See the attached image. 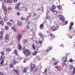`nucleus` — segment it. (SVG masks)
<instances>
[{
  "mask_svg": "<svg viewBox=\"0 0 75 75\" xmlns=\"http://www.w3.org/2000/svg\"><path fill=\"white\" fill-rule=\"evenodd\" d=\"M4 56H1L0 58V61L1 63H0V67H1L3 65V62H4Z\"/></svg>",
  "mask_w": 75,
  "mask_h": 75,
  "instance_id": "f257e3e1",
  "label": "nucleus"
},
{
  "mask_svg": "<svg viewBox=\"0 0 75 75\" xmlns=\"http://www.w3.org/2000/svg\"><path fill=\"white\" fill-rule=\"evenodd\" d=\"M23 53L25 55H26V56H28V55H30V54H31L30 52L28 50H24V51L23 52Z\"/></svg>",
  "mask_w": 75,
  "mask_h": 75,
  "instance_id": "f03ea898",
  "label": "nucleus"
},
{
  "mask_svg": "<svg viewBox=\"0 0 75 75\" xmlns=\"http://www.w3.org/2000/svg\"><path fill=\"white\" fill-rule=\"evenodd\" d=\"M59 24L57 23L56 25H55L54 28L53 29L52 31H55V30H58V27H59Z\"/></svg>",
  "mask_w": 75,
  "mask_h": 75,
  "instance_id": "7ed1b4c3",
  "label": "nucleus"
},
{
  "mask_svg": "<svg viewBox=\"0 0 75 75\" xmlns=\"http://www.w3.org/2000/svg\"><path fill=\"white\" fill-rule=\"evenodd\" d=\"M52 47H48L46 51V52H45V55H47V54H48V52L50 51V50H52Z\"/></svg>",
  "mask_w": 75,
  "mask_h": 75,
  "instance_id": "20e7f679",
  "label": "nucleus"
},
{
  "mask_svg": "<svg viewBox=\"0 0 75 75\" xmlns=\"http://www.w3.org/2000/svg\"><path fill=\"white\" fill-rule=\"evenodd\" d=\"M59 17L60 20H62L63 21H65V18L64 17V16L62 15L59 16Z\"/></svg>",
  "mask_w": 75,
  "mask_h": 75,
  "instance_id": "39448f33",
  "label": "nucleus"
},
{
  "mask_svg": "<svg viewBox=\"0 0 75 75\" xmlns=\"http://www.w3.org/2000/svg\"><path fill=\"white\" fill-rule=\"evenodd\" d=\"M33 18H35V19L37 20V19H38V18H40V15H38L36 14V13H35L33 14Z\"/></svg>",
  "mask_w": 75,
  "mask_h": 75,
  "instance_id": "423d86ee",
  "label": "nucleus"
},
{
  "mask_svg": "<svg viewBox=\"0 0 75 75\" xmlns=\"http://www.w3.org/2000/svg\"><path fill=\"white\" fill-rule=\"evenodd\" d=\"M22 37V35H21L18 34V36H17V39L18 41H20V38H21Z\"/></svg>",
  "mask_w": 75,
  "mask_h": 75,
  "instance_id": "0eeeda50",
  "label": "nucleus"
},
{
  "mask_svg": "<svg viewBox=\"0 0 75 75\" xmlns=\"http://www.w3.org/2000/svg\"><path fill=\"white\" fill-rule=\"evenodd\" d=\"M21 4V3H20V2H18V4L16 5V6L15 7L16 9H19L18 7H19V6H20V5Z\"/></svg>",
  "mask_w": 75,
  "mask_h": 75,
  "instance_id": "6e6552de",
  "label": "nucleus"
},
{
  "mask_svg": "<svg viewBox=\"0 0 75 75\" xmlns=\"http://www.w3.org/2000/svg\"><path fill=\"white\" fill-rule=\"evenodd\" d=\"M74 25V22H71L70 23V25L69 26V30H71L72 27V26Z\"/></svg>",
  "mask_w": 75,
  "mask_h": 75,
  "instance_id": "1a4fd4ad",
  "label": "nucleus"
},
{
  "mask_svg": "<svg viewBox=\"0 0 75 75\" xmlns=\"http://www.w3.org/2000/svg\"><path fill=\"white\" fill-rule=\"evenodd\" d=\"M50 34L51 38H52V40L54 39V38H55V35H53L52 33H50Z\"/></svg>",
  "mask_w": 75,
  "mask_h": 75,
  "instance_id": "9d476101",
  "label": "nucleus"
},
{
  "mask_svg": "<svg viewBox=\"0 0 75 75\" xmlns=\"http://www.w3.org/2000/svg\"><path fill=\"white\" fill-rule=\"evenodd\" d=\"M35 66V64H32L31 66V72H32L33 71V69H34V66Z\"/></svg>",
  "mask_w": 75,
  "mask_h": 75,
  "instance_id": "9b49d317",
  "label": "nucleus"
},
{
  "mask_svg": "<svg viewBox=\"0 0 75 75\" xmlns=\"http://www.w3.org/2000/svg\"><path fill=\"white\" fill-rule=\"evenodd\" d=\"M67 57H64L62 59V62H66L67 61Z\"/></svg>",
  "mask_w": 75,
  "mask_h": 75,
  "instance_id": "f8f14e48",
  "label": "nucleus"
},
{
  "mask_svg": "<svg viewBox=\"0 0 75 75\" xmlns=\"http://www.w3.org/2000/svg\"><path fill=\"white\" fill-rule=\"evenodd\" d=\"M18 25L19 26H21L23 25V23L21 21H18Z\"/></svg>",
  "mask_w": 75,
  "mask_h": 75,
  "instance_id": "ddd939ff",
  "label": "nucleus"
},
{
  "mask_svg": "<svg viewBox=\"0 0 75 75\" xmlns=\"http://www.w3.org/2000/svg\"><path fill=\"white\" fill-rule=\"evenodd\" d=\"M11 63L12 65H15L16 64H17V62L16 60H13V61H11Z\"/></svg>",
  "mask_w": 75,
  "mask_h": 75,
  "instance_id": "4468645a",
  "label": "nucleus"
},
{
  "mask_svg": "<svg viewBox=\"0 0 75 75\" xmlns=\"http://www.w3.org/2000/svg\"><path fill=\"white\" fill-rule=\"evenodd\" d=\"M38 68L37 67L35 68L34 71V73H35L36 72H37V71H38Z\"/></svg>",
  "mask_w": 75,
  "mask_h": 75,
  "instance_id": "2eb2a0df",
  "label": "nucleus"
},
{
  "mask_svg": "<svg viewBox=\"0 0 75 75\" xmlns=\"http://www.w3.org/2000/svg\"><path fill=\"white\" fill-rule=\"evenodd\" d=\"M0 24L2 25H3V19L1 18H0Z\"/></svg>",
  "mask_w": 75,
  "mask_h": 75,
  "instance_id": "dca6fc26",
  "label": "nucleus"
},
{
  "mask_svg": "<svg viewBox=\"0 0 75 75\" xmlns=\"http://www.w3.org/2000/svg\"><path fill=\"white\" fill-rule=\"evenodd\" d=\"M3 37V33L2 32H0V39L2 38Z\"/></svg>",
  "mask_w": 75,
  "mask_h": 75,
  "instance_id": "f3484780",
  "label": "nucleus"
},
{
  "mask_svg": "<svg viewBox=\"0 0 75 75\" xmlns=\"http://www.w3.org/2000/svg\"><path fill=\"white\" fill-rule=\"evenodd\" d=\"M4 19L5 21H7L8 20V18L6 16H5L4 17Z\"/></svg>",
  "mask_w": 75,
  "mask_h": 75,
  "instance_id": "a211bd4d",
  "label": "nucleus"
},
{
  "mask_svg": "<svg viewBox=\"0 0 75 75\" xmlns=\"http://www.w3.org/2000/svg\"><path fill=\"white\" fill-rule=\"evenodd\" d=\"M42 41L41 40H40L38 42H37V44H40V45H42Z\"/></svg>",
  "mask_w": 75,
  "mask_h": 75,
  "instance_id": "6ab92c4d",
  "label": "nucleus"
},
{
  "mask_svg": "<svg viewBox=\"0 0 75 75\" xmlns=\"http://www.w3.org/2000/svg\"><path fill=\"white\" fill-rule=\"evenodd\" d=\"M9 38V36L8 35H6L5 37V38L6 39H7Z\"/></svg>",
  "mask_w": 75,
  "mask_h": 75,
  "instance_id": "aec40b11",
  "label": "nucleus"
},
{
  "mask_svg": "<svg viewBox=\"0 0 75 75\" xmlns=\"http://www.w3.org/2000/svg\"><path fill=\"white\" fill-rule=\"evenodd\" d=\"M13 71H14V72L16 73V74H18V71L17 70H16L15 69H13Z\"/></svg>",
  "mask_w": 75,
  "mask_h": 75,
  "instance_id": "412c9836",
  "label": "nucleus"
},
{
  "mask_svg": "<svg viewBox=\"0 0 75 75\" xmlns=\"http://www.w3.org/2000/svg\"><path fill=\"white\" fill-rule=\"evenodd\" d=\"M50 18V16H48V14L47 13L46 14V16L45 17L46 19H49Z\"/></svg>",
  "mask_w": 75,
  "mask_h": 75,
  "instance_id": "4be33fe9",
  "label": "nucleus"
},
{
  "mask_svg": "<svg viewBox=\"0 0 75 75\" xmlns=\"http://www.w3.org/2000/svg\"><path fill=\"white\" fill-rule=\"evenodd\" d=\"M43 10V7H42L41 8H39L38 9H37L38 11H42Z\"/></svg>",
  "mask_w": 75,
  "mask_h": 75,
  "instance_id": "5701e85b",
  "label": "nucleus"
},
{
  "mask_svg": "<svg viewBox=\"0 0 75 75\" xmlns=\"http://www.w3.org/2000/svg\"><path fill=\"white\" fill-rule=\"evenodd\" d=\"M18 48H19V50L20 51L21 50V45L20 44H19Z\"/></svg>",
  "mask_w": 75,
  "mask_h": 75,
  "instance_id": "b1692460",
  "label": "nucleus"
},
{
  "mask_svg": "<svg viewBox=\"0 0 75 75\" xmlns=\"http://www.w3.org/2000/svg\"><path fill=\"white\" fill-rule=\"evenodd\" d=\"M39 35L40 37H41L42 38H44V35H43L42 33H40Z\"/></svg>",
  "mask_w": 75,
  "mask_h": 75,
  "instance_id": "393cba45",
  "label": "nucleus"
},
{
  "mask_svg": "<svg viewBox=\"0 0 75 75\" xmlns=\"http://www.w3.org/2000/svg\"><path fill=\"white\" fill-rule=\"evenodd\" d=\"M74 67H73V66L72 65H71L69 66V68L70 69H72Z\"/></svg>",
  "mask_w": 75,
  "mask_h": 75,
  "instance_id": "a878e982",
  "label": "nucleus"
},
{
  "mask_svg": "<svg viewBox=\"0 0 75 75\" xmlns=\"http://www.w3.org/2000/svg\"><path fill=\"white\" fill-rule=\"evenodd\" d=\"M12 29L14 31V32H16V33L17 32V30H16V29L15 28H12Z\"/></svg>",
  "mask_w": 75,
  "mask_h": 75,
  "instance_id": "bb28decb",
  "label": "nucleus"
},
{
  "mask_svg": "<svg viewBox=\"0 0 75 75\" xmlns=\"http://www.w3.org/2000/svg\"><path fill=\"white\" fill-rule=\"evenodd\" d=\"M43 26H44V25L42 24L40 25V27L41 30H42V28L43 27Z\"/></svg>",
  "mask_w": 75,
  "mask_h": 75,
  "instance_id": "cd10ccee",
  "label": "nucleus"
},
{
  "mask_svg": "<svg viewBox=\"0 0 75 75\" xmlns=\"http://www.w3.org/2000/svg\"><path fill=\"white\" fill-rule=\"evenodd\" d=\"M6 51L7 52L8 51H11V49H8L7 48L6 49Z\"/></svg>",
  "mask_w": 75,
  "mask_h": 75,
  "instance_id": "c85d7f7f",
  "label": "nucleus"
},
{
  "mask_svg": "<svg viewBox=\"0 0 75 75\" xmlns=\"http://www.w3.org/2000/svg\"><path fill=\"white\" fill-rule=\"evenodd\" d=\"M29 20V18H28L27 17L26 18V19H25V21L26 23H27V22Z\"/></svg>",
  "mask_w": 75,
  "mask_h": 75,
  "instance_id": "c756f323",
  "label": "nucleus"
},
{
  "mask_svg": "<svg viewBox=\"0 0 75 75\" xmlns=\"http://www.w3.org/2000/svg\"><path fill=\"white\" fill-rule=\"evenodd\" d=\"M73 74H75V67L73 69V73H72Z\"/></svg>",
  "mask_w": 75,
  "mask_h": 75,
  "instance_id": "7c9ffc66",
  "label": "nucleus"
},
{
  "mask_svg": "<svg viewBox=\"0 0 75 75\" xmlns=\"http://www.w3.org/2000/svg\"><path fill=\"white\" fill-rule=\"evenodd\" d=\"M37 54V52L36 51H35L33 53V55H35Z\"/></svg>",
  "mask_w": 75,
  "mask_h": 75,
  "instance_id": "2f4dec72",
  "label": "nucleus"
},
{
  "mask_svg": "<svg viewBox=\"0 0 75 75\" xmlns=\"http://www.w3.org/2000/svg\"><path fill=\"white\" fill-rule=\"evenodd\" d=\"M8 10H12V8H11V6H9L8 7Z\"/></svg>",
  "mask_w": 75,
  "mask_h": 75,
  "instance_id": "473e14b6",
  "label": "nucleus"
},
{
  "mask_svg": "<svg viewBox=\"0 0 75 75\" xmlns=\"http://www.w3.org/2000/svg\"><path fill=\"white\" fill-rule=\"evenodd\" d=\"M62 66H65L66 67L67 66V64L65 62H64L62 63Z\"/></svg>",
  "mask_w": 75,
  "mask_h": 75,
  "instance_id": "72a5a7b5",
  "label": "nucleus"
},
{
  "mask_svg": "<svg viewBox=\"0 0 75 75\" xmlns=\"http://www.w3.org/2000/svg\"><path fill=\"white\" fill-rule=\"evenodd\" d=\"M26 72H27V70L25 68H24L23 70V72L24 73H26Z\"/></svg>",
  "mask_w": 75,
  "mask_h": 75,
  "instance_id": "f704fd0d",
  "label": "nucleus"
},
{
  "mask_svg": "<svg viewBox=\"0 0 75 75\" xmlns=\"http://www.w3.org/2000/svg\"><path fill=\"white\" fill-rule=\"evenodd\" d=\"M24 42H23V44H25L26 43V42H27V40L25 39L23 40Z\"/></svg>",
  "mask_w": 75,
  "mask_h": 75,
  "instance_id": "c9c22d12",
  "label": "nucleus"
},
{
  "mask_svg": "<svg viewBox=\"0 0 75 75\" xmlns=\"http://www.w3.org/2000/svg\"><path fill=\"white\" fill-rule=\"evenodd\" d=\"M1 55L3 56L4 55V52L2 51L1 52Z\"/></svg>",
  "mask_w": 75,
  "mask_h": 75,
  "instance_id": "e433bc0d",
  "label": "nucleus"
},
{
  "mask_svg": "<svg viewBox=\"0 0 75 75\" xmlns=\"http://www.w3.org/2000/svg\"><path fill=\"white\" fill-rule=\"evenodd\" d=\"M52 61H54V62H55V61H56V60L55 59V58L54 57L52 58Z\"/></svg>",
  "mask_w": 75,
  "mask_h": 75,
  "instance_id": "4c0bfd02",
  "label": "nucleus"
},
{
  "mask_svg": "<svg viewBox=\"0 0 75 75\" xmlns=\"http://www.w3.org/2000/svg\"><path fill=\"white\" fill-rule=\"evenodd\" d=\"M14 52L16 55H17V50H15Z\"/></svg>",
  "mask_w": 75,
  "mask_h": 75,
  "instance_id": "58836bf2",
  "label": "nucleus"
},
{
  "mask_svg": "<svg viewBox=\"0 0 75 75\" xmlns=\"http://www.w3.org/2000/svg\"><path fill=\"white\" fill-rule=\"evenodd\" d=\"M13 2V1H11L10 0H8L7 1V3H12Z\"/></svg>",
  "mask_w": 75,
  "mask_h": 75,
  "instance_id": "ea45409f",
  "label": "nucleus"
},
{
  "mask_svg": "<svg viewBox=\"0 0 75 75\" xmlns=\"http://www.w3.org/2000/svg\"><path fill=\"white\" fill-rule=\"evenodd\" d=\"M58 62L56 61V62L54 63V65H56L58 64Z\"/></svg>",
  "mask_w": 75,
  "mask_h": 75,
  "instance_id": "a19ab883",
  "label": "nucleus"
},
{
  "mask_svg": "<svg viewBox=\"0 0 75 75\" xmlns=\"http://www.w3.org/2000/svg\"><path fill=\"white\" fill-rule=\"evenodd\" d=\"M49 9L52 12H54V9L52 8H50Z\"/></svg>",
  "mask_w": 75,
  "mask_h": 75,
  "instance_id": "79ce46f5",
  "label": "nucleus"
},
{
  "mask_svg": "<svg viewBox=\"0 0 75 75\" xmlns=\"http://www.w3.org/2000/svg\"><path fill=\"white\" fill-rule=\"evenodd\" d=\"M53 12L54 13V14H57V12L56 11L54 10V12Z\"/></svg>",
  "mask_w": 75,
  "mask_h": 75,
  "instance_id": "37998d69",
  "label": "nucleus"
},
{
  "mask_svg": "<svg viewBox=\"0 0 75 75\" xmlns=\"http://www.w3.org/2000/svg\"><path fill=\"white\" fill-rule=\"evenodd\" d=\"M47 69H46L44 72V74H45V73H47Z\"/></svg>",
  "mask_w": 75,
  "mask_h": 75,
  "instance_id": "c03bdc74",
  "label": "nucleus"
},
{
  "mask_svg": "<svg viewBox=\"0 0 75 75\" xmlns=\"http://www.w3.org/2000/svg\"><path fill=\"white\" fill-rule=\"evenodd\" d=\"M57 7L58 8L59 10H60V9H61V7H60V6L59 5L58 6H57Z\"/></svg>",
  "mask_w": 75,
  "mask_h": 75,
  "instance_id": "a18cd8bd",
  "label": "nucleus"
},
{
  "mask_svg": "<svg viewBox=\"0 0 75 75\" xmlns=\"http://www.w3.org/2000/svg\"><path fill=\"white\" fill-rule=\"evenodd\" d=\"M3 9L4 10V11H5V12L6 11V8L5 7H4L3 8Z\"/></svg>",
  "mask_w": 75,
  "mask_h": 75,
  "instance_id": "49530a36",
  "label": "nucleus"
},
{
  "mask_svg": "<svg viewBox=\"0 0 75 75\" xmlns=\"http://www.w3.org/2000/svg\"><path fill=\"white\" fill-rule=\"evenodd\" d=\"M52 7L53 9H55V5H53L52 6Z\"/></svg>",
  "mask_w": 75,
  "mask_h": 75,
  "instance_id": "de8ad7c7",
  "label": "nucleus"
},
{
  "mask_svg": "<svg viewBox=\"0 0 75 75\" xmlns=\"http://www.w3.org/2000/svg\"><path fill=\"white\" fill-rule=\"evenodd\" d=\"M21 18L22 20H25V18H23V17H21Z\"/></svg>",
  "mask_w": 75,
  "mask_h": 75,
  "instance_id": "09e8293b",
  "label": "nucleus"
},
{
  "mask_svg": "<svg viewBox=\"0 0 75 75\" xmlns=\"http://www.w3.org/2000/svg\"><path fill=\"white\" fill-rule=\"evenodd\" d=\"M5 29L6 30H8V26H6L5 28Z\"/></svg>",
  "mask_w": 75,
  "mask_h": 75,
  "instance_id": "8fccbe9b",
  "label": "nucleus"
},
{
  "mask_svg": "<svg viewBox=\"0 0 75 75\" xmlns=\"http://www.w3.org/2000/svg\"><path fill=\"white\" fill-rule=\"evenodd\" d=\"M11 23L10 22H8V26H11Z\"/></svg>",
  "mask_w": 75,
  "mask_h": 75,
  "instance_id": "3c124183",
  "label": "nucleus"
},
{
  "mask_svg": "<svg viewBox=\"0 0 75 75\" xmlns=\"http://www.w3.org/2000/svg\"><path fill=\"white\" fill-rule=\"evenodd\" d=\"M27 61V59H24V60L23 61V62H26V61Z\"/></svg>",
  "mask_w": 75,
  "mask_h": 75,
  "instance_id": "603ef678",
  "label": "nucleus"
},
{
  "mask_svg": "<svg viewBox=\"0 0 75 75\" xmlns=\"http://www.w3.org/2000/svg\"><path fill=\"white\" fill-rule=\"evenodd\" d=\"M13 67V64H11L10 65V68H12Z\"/></svg>",
  "mask_w": 75,
  "mask_h": 75,
  "instance_id": "864d4df0",
  "label": "nucleus"
},
{
  "mask_svg": "<svg viewBox=\"0 0 75 75\" xmlns=\"http://www.w3.org/2000/svg\"><path fill=\"white\" fill-rule=\"evenodd\" d=\"M69 62H73V60H72V59H70L69 60Z\"/></svg>",
  "mask_w": 75,
  "mask_h": 75,
  "instance_id": "5fc2aeb1",
  "label": "nucleus"
},
{
  "mask_svg": "<svg viewBox=\"0 0 75 75\" xmlns=\"http://www.w3.org/2000/svg\"><path fill=\"white\" fill-rule=\"evenodd\" d=\"M32 47H33L34 50H35V47H34V44H33V45L32 46Z\"/></svg>",
  "mask_w": 75,
  "mask_h": 75,
  "instance_id": "6e6d98bb",
  "label": "nucleus"
},
{
  "mask_svg": "<svg viewBox=\"0 0 75 75\" xmlns=\"http://www.w3.org/2000/svg\"><path fill=\"white\" fill-rule=\"evenodd\" d=\"M55 28V26H52V27L51 28L52 30L53 28Z\"/></svg>",
  "mask_w": 75,
  "mask_h": 75,
  "instance_id": "4d7b16f0",
  "label": "nucleus"
},
{
  "mask_svg": "<svg viewBox=\"0 0 75 75\" xmlns=\"http://www.w3.org/2000/svg\"><path fill=\"white\" fill-rule=\"evenodd\" d=\"M26 27L27 28H29L30 27H29V26L28 25H27L26 26Z\"/></svg>",
  "mask_w": 75,
  "mask_h": 75,
  "instance_id": "13d9d810",
  "label": "nucleus"
},
{
  "mask_svg": "<svg viewBox=\"0 0 75 75\" xmlns=\"http://www.w3.org/2000/svg\"><path fill=\"white\" fill-rule=\"evenodd\" d=\"M16 14H17L18 15V16L19 15H20V13H19V12H18Z\"/></svg>",
  "mask_w": 75,
  "mask_h": 75,
  "instance_id": "bf43d9fd",
  "label": "nucleus"
},
{
  "mask_svg": "<svg viewBox=\"0 0 75 75\" xmlns=\"http://www.w3.org/2000/svg\"><path fill=\"white\" fill-rule=\"evenodd\" d=\"M31 16V14H30L28 15V16L27 17V18H29L30 17V16Z\"/></svg>",
  "mask_w": 75,
  "mask_h": 75,
  "instance_id": "052dcab7",
  "label": "nucleus"
},
{
  "mask_svg": "<svg viewBox=\"0 0 75 75\" xmlns=\"http://www.w3.org/2000/svg\"><path fill=\"white\" fill-rule=\"evenodd\" d=\"M7 0H4V2L5 3H6V2H7Z\"/></svg>",
  "mask_w": 75,
  "mask_h": 75,
  "instance_id": "680f3d73",
  "label": "nucleus"
},
{
  "mask_svg": "<svg viewBox=\"0 0 75 75\" xmlns=\"http://www.w3.org/2000/svg\"><path fill=\"white\" fill-rule=\"evenodd\" d=\"M38 60H40V57L39 56H38Z\"/></svg>",
  "mask_w": 75,
  "mask_h": 75,
  "instance_id": "e2e57ef3",
  "label": "nucleus"
},
{
  "mask_svg": "<svg viewBox=\"0 0 75 75\" xmlns=\"http://www.w3.org/2000/svg\"><path fill=\"white\" fill-rule=\"evenodd\" d=\"M65 25H66V24H67V23H68L67 21H65Z\"/></svg>",
  "mask_w": 75,
  "mask_h": 75,
  "instance_id": "0e129e2a",
  "label": "nucleus"
},
{
  "mask_svg": "<svg viewBox=\"0 0 75 75\" xmlns=\"http://www.w3.org/2000/svg\"><path fill=\"white\" fill-rule=\"evenodd\" d=\"M0 75H3V74L1 72H0Z\"/></svg>",
  "mask_w": 75,
  "mask_h": 75,
  "instance_id": "69168bd1",
  "label": "nucleus"
},
{
  "mask_svg": "<svg viewBox=\"0 0 75 75\" xmlns=\"http://www.w3.org/2000/svg\"><path fill=\"white\" fill-rule=\"evenodd\" d=\"M13 1L14 2H16V1H17V0H13Z\"/></svg>",
  "mask_w": 75,
  "mask_h": 75,
  "instance_id": "338daca9",
  "label": "nucleus"
},
{
  "mask_svg": "<svg viewBox=\"0 0 75 75\" xmlns=\"http://www.w3.org/2000/svg\"><path fill=\"white\" fill-rule=\"evenodd\" d=\"M62 46L63 47H64V45H63V44H62Z\"/></svg>",
  "mask_w": 75,
  "mask_h": 75,
  "instance_id": "774afa93",
  "label": "nucleus"
}]
</instances>
